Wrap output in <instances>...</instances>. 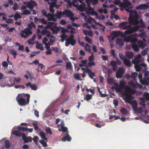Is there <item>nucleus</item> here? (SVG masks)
<instances>
[{
	"mask_svg": "<svg viewBox=\"0 0 149 149\" xmlns=\"http://www.w3.org/2000/svg\"><path fill=\"white\" fill-rule=\"evenodd\" d=\"M45 47L46 48L47 51L45 52L46 54L47 55H50L52 54V50L50 48V47L49 46H45Z\"/></svg>",
	"mask_w": 149,
	"mask_h": 149,
	"instance_id": "nucleus-26",
	"label": "nucleus"
},
{
	"mask_svg": "<svg viewBox=\"0 0 149 149\" xmlns=\"http://www.w3.org/2000/svg\"><path fill=\"white\" fill-rule=\"evenodd\" d=\"M55 15H54V14H53V15L51 16L50 17L48 18V19H47V20L48 21H54V22H56L57 20V18H55Z\"/></svg>",
	"mask_w": 149,
	"mask_h": 149,
	"instance_id": "nucleus-31",
	"label": "nucleus"
},
{
	"mask_svg": "<svg viewBox=\"0 0 149 149\" xmlns=\"http://www.w3.org/2000/svg\"><path fill=\"white\" fill-rule=\"evenodd\" d=\"M116 43L120 47L123 46L124 42L123 40L120 38H117L116 40Z\"/></svg>",
	"mask_w": 149,
	"mask_h": 149,
	"instance_id": "nucleus-17",
	"label": "nucleus"
},
{
	"mask_svg": "<svg viewBox=\"0 0 149 149\" xmlns=\"http://www.w3.org/2000/svg\"><path fill=\"white\" fill-rule=\"evenodd\" d=\"M56 1V2H52L50 4L49 8H53L55 7V6H56V2H57L56 0H55Z\"/></svg>",
	"mask_w": 149,
	"mask_h": 149,
	"instance_id": "nucleus-51",
	"label": "nucleus"
},
{
	"mask_svg": "<svg viewBox=\"0 0 149 149\" xmlns=\"http://www.w3.org/2000/svg\"><path fill=\"white\" fill-rule=\"evenodd\" d=\"M120 87L116 88V90L118 92H121L125 87V82L123 81H120Z\"/></svg>",
	"mask_w": 149,
	"mask_h": 149,
	"instance_id": "nucleus-14",
	"label": "nucleus"
},
{
	"mask_svg": "<svg viewBox=\"0 0 149 149\" xmlns=\"http://www.w3.org/2000/svg\"><path fill=\"white\" fill-rule=\"evenodd\" d=\"M12 134L17 136H22V133L19 131L18 130H15L12 132Z\"/></svg>",
	"mask_w": 149,
	"mask_h": 149,
	"instance_id": "nucleus-24",
	"label": "nucleus"
},
{
	"mask_svg": "<svg viewBox=\"0 0 149 149\" xmlns=\"http://www.w3.org/2000/svg\"><path fill=\"white\" fill-rule=\"evenodd\" d=\"M142 10L147 9L149 8V6L146 4H141Z\"/></svg>",
	"mask_w": 149,
	"mask_h": 149,
	"instance_id": "nucleus-37",
	"label": "nucleus"
},
{
	"mask_svg": "<svg viewBox=\"0 0 149 149\" xmlns=\"http://www.w3.org/2000/svg\"><path fill=\"white\" fill-rule=\"evenodd\" d=\"M37 5V3L35 1L32 0H30L29 1H28V4L27 6L30 10H32L34 6H36Z\"/></svg>",
	"mask_w": 149,
	"mask_h": 149,
	"instance_id": "nucleus-7",
	"label": "nucleus"
},
{
	"mask_svg": "<svg viewBox=\"0 0 149 149\" xmlns=\"http://www.w3.org/2000/svg\"><path fill=\"white\" fill-rule=\"evenodd\" d=\"M126 55L127 57L129 59L132 58L134 56V53L128 51L126 52Z\"/></svg>",
	"mask_w": 149,
	"mask_h": 149,
	"instance_id": "nucleus-22",
	"label": "nucleus"
},
{
	"mask_svg": "<svg viewBox=\"0 0 149 149\" xmlns=\"http://www.w3.org/2000/svg\"><path fill=\"white\" fill-rule=\"evenodd\" d=\"M123 75L119 73L118 72H117L116 73V77L118 78H120L123 77Z\"/></svg>",
	"mask_w": 149,
	"mask_h": 149,
	"instance_id": "nucleus-49",
	"label": "nucleus"
},
{
	"mask_svg": "<svg viewBox=\"0 0 149 149\" xmlns=\"http://www.w3.org/2000/svg\"><path fill=\"white\" fill-rule=\"evenodd\" d=\"M55 23L54 22H49L48 23H47L46 26H45V28L46 29L47 28H48L50 29V28Z\"/></svg>",
	"mask_w": 149,
	"mask_h": 149,
	"instance_id": "nucleus-38",
	"label": "nucleus"
},
{
	"mask_svg": "<svg viewBox=\"0 0 149 149\" xmlns=\"http://www.w3.org/2000/svg\"><path fill=\"white\" fill-rule=\"evenodd\" d=\"M131 46L132 48L134 51L137 52L139 50V47L138 45L135 43H134L132 44Z\"/></svg>",
	"mask_w": 149,
	"mask_h": 149,
	"instance_id": "nucleus-20",
	"label": "nucleus"
},
{
	"mask_svg": "<svg viewBox=\"0 0 149 149\" xmlns=\"http://www.w3.org/2000/svg\"><path fill=\"white\" fill-rule=\"evenodd\" d=\"M80 74L79 73H77L74 74V77L76 79L78 80H82V79L80 78Z\"/></svg>",
	"mask_w": 149,
	"mask_h": 149,
	"instance_id": "nucleus-32",
	"label": "nucleus"
},
{
	"mask_svg": "<svg viewBox=\"0 0 149 149\" xmlns=\"http://www.w3.org/2000/svg\"><path fill=\"white\" fill-rule=\"evenodd\" d=\"M119 56L120 58L123 61L126 58L123 54L120 53H119Z\"/></svg>",
	"mask_w": 149,
	"mask_h": 149,
	"instance_id": "nucleus-47",
	"label": "nucleus"
},
{
	"mask_svg": "<svg viewBox=\"0 0 149 149\" xmlns=\"http://www.w3.org/2000/svg\"><path fill=\"white\" fill-rule=\"evenodd\" d=\"M140 27V26L139 25L134 26L131 28L130 27L129 30L125 31L124 33L126 34H129L138 31Z\"/></svg>",
	"mask_w": 149,
	"mask_h": 149,
	"instance_id": "nucleus-5",
	"label": "nucleus"
},
{
	"mask_svg": "<svg viewBox=\"0 0 149 149\" xmlns=\"http://www.w3.org/2000/svg\"><path fill=\"white\" fill-rule=\"evenodd\" d=\"M143 95L147 100L149 101V93L148 92L145 93H143Z\"/></svg>",
	"mask_w": 149,
	"mask_h": 149,
	"instance_id": "nucleus-42",
	"label": "nucleus"
},
{
	"mask_svg": "<svg viewBox=\"0 0 149 149\" xmlns=\"http://www.w3.org/2000/svg\"><path fill=\"white\" fill-rule=\"evenodd\" d=\"M131 36H129L125 37L124 38V41L127 42H130Z\"/></svg>",
	"mask_w": 149,
	"mask_h": 149,
	"instance_id": "nucleus-43",
	"label": "nucleus"
},
{
	"mask_svg": "<svg viewBox=\"0 0 149 149\" xmlns=\"http://www.w3.org/2000/svg\"><path fill=\"white\" fill-rule=\"evenodd\" d=\"M123 61L124 64L126 66L129 67L131 66V63L130 60L126 58Z\"/></svg>",
	"mask_w": 149,
	"mask_h": 149,
	"instance_id": "nucleus-23",
	"label": "nucleus"
},
{
	"mask_svg": "<svg viewBox=\"0 0 149 149\" xmlns=\"http://www.w3.org/2000/svg\"><path fill=\"white\" fill-rule=\"evenodd\" d=\"M31 13V12H30L29 10L27 9H26L24 11H23V13H21V14L23 15H27L30 14Z\"/></svg>",
	"mask_w": 149,
	"mask_h": 149,
	"instance_id": "nucleus-39",
	"label": "nucleus"
},
{
	"mask_svg": "<svg viewBox=\"0 0 149 149\" xmlns=\"http://www.w3.org/2000/svg\"><path fill=\"white\" fill-rule=\"evenodd\" d=\"M26 86L27 87H30L33 90L36 91L37 89V87L34 84H31L30 82H29L25 84Z\"/></svg>",
	"mask_w": 149,
	"mask_h": 149,
	"instance_id": "nucleus-13",
	"label": "nucleus"
},
{
	"mask_svg": "<svg viewBox=\"0 0 149 149\" xmlns=\"http://www.w3.org/2000/svg\"><path fill=\"white\" fill-rule=\"evenodd\" d=\"M18 7V4L17 3L15 2L14 5V6L12 8L14 10H16L17 9Z\"/></svg>",
	"mask_w": 149,
	"mask_h": 149,
	"instance_id": "nucleus-59",
	"label": "nucleus"
},
{
	"mask_svg": "<svg viewBox=\"0 0 149 149\" xmlns=\"http://www.w3.org/2000/svg\"><path fill=\"white\" fill-rule=\"evenodd\" d=\"M132 5L130 1H127L124 2H122L120 4V7L126 8L128 7L129 6Z\"/></svg>",
	"mask_w": 149,
	"mask_h": 149,
	"instance_id": "nucleus-15",
	"label": "nucleus"
},
{
	"mask_svg": "<svg viewBox=\"0 0 149 149\" xmlns=\"http://www.w3.org/2000/svg\"><path fill=\"white\" fill-rule=\"evenodd\" d=\"M57 24V23H56L54 25H52L50 28V30L52 31L53 34L54 33V32H56L55 30Z\"/></svg>",
	"mask_w": 149,
	"mask_h": 149,
	"instance_id": "nucleus-36",
	"label": "nucleus"
},
{
	"mask_svg": "<svg viewBox=\"0 0 149 149\" xmlns=\"http://www.w3.org/2000/svg\"><path fill=\"white\" fill-rule=\"evenodd\" d=\"M91 11H92V12H87V13L88 15L91 14V15L93 16V15H95L96 17H97L98 16V15L97 12L94 11V10H92Z\"/></svg>",
	"mask_w": 149,
	"mask_h": 149,
	"instance_id": "nucleus-28",
	"label": "nucleus"
},
{
	"mask_svg": "<svg viewBox=\"0 0 149 149\" xmlns=\"http://www.w3.org/2000/svg\"><path fill=\"white\" fill-rule=\"evenodd\" d=\"M45 131L47 133H48L49 135H51L52 134V132L49 127H46L45 129Z\"/></svg>",
	"mask_w": 149,
	"mask_h": 149,
	"instance_id": "nucleus-46",
	"label": "nucleus"
},
{
	"mask_svg": "<svg viewBox=\"0 0 149 149\" xmlns=\"http://www.w3.org/2000/svg\"><path fill=\"white\" fill-rule=\"evenodd\" d=\"M52 49L53 51L55 52L56 53H58L59 52V49L56 47H52Z\"/></svg>",
	"mask_w": 149,
	"mask_h": 149,
	"instance_id": "nucleus-60",
	"label": "nucleus"
},
{
	"mask_svg": "<svg viewBox=\"0 0 149 149\" xmlns=\"http://www.w3.org/2000/svg\"><path fill=\"white\" fill-rule=\"evenodd\" d=\"M14 87H15V88L16 89H17V88H22L23 89H24L25 88V86L23 85H16V86H14Z\"/></svg>",
	"mask_w": 149,
	"mask_h": 149,
	"instance_id": "nucleus-61",
	"label": "nucleus"
},
{
	"mask_svg": "<svg viewBox=\"0 0 149 149\" xmlns=\"http://www.w3.org/2000/svg\"><path fill=\"white\" fill-rule=\"evenodd\" d=\"M138 74L136 72H134L131 73V78H136Z\"/></svg>",
	"mask_w": 149,
	"mask_h": 149,
	"instance_id": "nucleus-58",
	"label": "nucleus"
},
{
	"mask_svg": "<svg viewBox=\"0 0 149 149\" xmlns=\"http://www.w3.org/2000/svg\"><path fill=\"white\" fill-rule=\"evenodd\" d=\"M138 39L136 38H134L131 36L130 42L132 43H135L137 42Z\"/></svg>",
	"mask_w": 149,
	"mask_h": 149,
	"instance_id": "nucleus-40",
	"label": "nucleus"
},
{
	"mask_svg": "<svg viewBox=\"0 0 149 149\" xmlns=\"http://www.w3.org/2000/svg\"><path fill=\"white\" fill-rule=\"evenodd\" d=\"M71 137L69 135L68 133L67 135L63 137L61 139V140L63 141H70L71 140Z\"/></svg>",
	"mask_w": 149,
	"mask_h": 149,
	"instance_id": "nucleus-19",
	"label": "nucleus"
},
{
	"mask_svg": "<svg viewBox=\"0 0 149 149\" xmlns=\"http://www.w3.org/2000/svg\"><path fill=\"white\" fill-rule=\"evenodd\" d=\"M40 143L43 145L44 147H46L47 146V144L43 140H40L39 141Z\"/></svg>",
	"mask_w": 149,
	"mask_h": 149,
	"instance_id": "nucleus-54",
	"label": "nucleus"
},
{
	"mask_svg": "<svg viewBox=\"0 0 149 149\" xmlns=\"http://www.w3.org/2000/svg\"><path fill=\"white\" fill-rule=\"evenodd\" d=\"M148 48L147 47L143 50L141 52V54L143 56H145L148 54Z\"/></svg>",
	"mask_w": 149,
	"mask_h": 149,
	"instance_id": "nucleus-33",
	"label": "nucleus"
},
{
	"mask_svg": "<svg viewBox=\"0 0 149 149\" xmlns=\"http://www.w3.org/2000/svg\"><path fill=\"white\" fill-rule=\"evenodd\" d=\"M22 32L25 34V35H24L23 33H21V36L24 38H27L29 36L32 34V31L27 28L25 29L22 31Z\"/></svg>",
	"mask_w": 149,
	"mask_h": 149,
	"instance_id": "nucleus-6",
	"label": "nucleus"
},
{
	"mask_svg": "<svg viewBox=\"0 0 149 149\" xmlns=\"http://www.w3.org/2000/svg\"><path fill=\"white\" fill-rule=\"evenodd\" d=\"M63 15H65V17L69 18L71 16H73L74 14L68 9H65L63 11Z\"/></svg>",
	"mask_w": 149,
	"mask_h": 149,
	"instance_id": "nucleus-11",
	"label": "nucleus"
},
{
	"mask_svg": "<svg viewBox=\"0 0 149 149\" xmlns=\"http://www.w3.org/2000/svg\"><path fill=\"white\" fill-rule=\"evenodd\" d=\"M21 16L18 13H16L14 15V18L15 20L17 21L18 19L21 18Z\"/></svg>",
	"mask_w": 149,
	"mask_h": 149,
	"instance_id": "nucleus-29",
	"label": "nucleus"
},
{
	"mask_svg": "<svg viewBox=\"0 0 149 149\" xmlns=\"http://www.w3.org/2000/svg\"><path fill=\"white\" fill-rule=\"evenodd\" d=\"M117 72L123 75L124 73L125 70L123 68H120L118 69Z\"/></svg>",
	"mask_w": 149,
	"mask_h": 149,
	"instance_id": "nucleus-52",
	"label": "nucleus"
},
{
	"mask_svg": "<svg viewBox=\"0 0 149 149\" xmlns=\"http://www.w3.org/2000/svg\"><path fill=\"white\" fill-rule=\"evenodd\" d=\"M123 95L125 96V98L124 99L125 102H128L132 105V108L134 111H138V108L137 107V103L136 100H134L132 101H130L131 100L134 99V97L130 93H124Z\"/></svg>",
	"mask_w": 149,
	"mask_h": 149,
	"instance_id": "nucleus-1",
	"label": "nucleus"
},
{
	"mask_svg": "<svg viewBox=\"0 0 149 149\" xmlns=\"http://www.w3.org/2000/svg\"><path fill=\"white\" fill-rule=\"evenodd\" d=\"M39 135L41 139L44 140H47V139L45 136V134L43 132H41L39 133Z\"/></svg>",
	"mask_w": 149,
	"mask_h": 149,
	"instance_id": "nucleus-25",
	"label": "nucleus"
},
{
	"mask_svg": "<svg viewBox=\"0 0 149 149\" xmlns=\"http://www.w3.org/2000/svg\"><path fill=\"white\" fill-rule=\"evenodd\" d=\"M85 40L88 42L90 44H92V40H91V39L88 37L86 36L85 37Z\"/></svg>",
	"mask_w": 149,
	"mask_h": 149,
	"instance_id": "nucleus-57",
	"label": "nucleus"
},
{
	"mask_svg": "<svg viewBox=\"0 0 149 149\" xmlns=\"http://www.w3.org/2000/svg\"><path fill=\"white\" fill-rule=\"evenodd\" d=\"M34 20L36 23H37L38 22L44 24H46L47 23V22L43 18L42 19H38L37 17H35L34 18Z\"/></svg>",
	"mask_w": 149,
	"mask_h": 149,
	"instance_id": "nucleus-10",
	"label": "nucleus"
},
{
	"mask_svg": "<svg viewBox=\"0 0 149 149\" xmlns=\"http://www.w3.org/2000/svg\"><path fill=\"white\" fill-rule=\"evenodd\" d=\"M66 42L65 45L66 47H68L69 45L71 44L72 46H74L76 44V40L74 39V36L72 34L65 40Z\"/></svg>",
	"mask_w": 149,
	"mask_h": 149,
	"instance_id": "nucleus-4",
	"label": "nucleus"
},
{
	"mask_svg": "<svg viewBox=\"0 0 149 149\" xmlns=\"http://www.w3.org/2000/svg\"><path fill=\"white\" fill-rule=\"evenodd\" d=\"M121 33V32L119 31H113L112 32L113 34L116 37L119 36Z\"/></svg>",
	"mask_w": 149,
	"mask_h": 149,
	"instance_id": "nucleus-30",
	"label": "nucleus"
},
{
	"mask_svg": "<svg viewBox=\"0 0 149 149\" xmlns=\"http://www.w3.org/2000/svg\"><path fill=\"white\" fill-rule=\"evenodd\" d=\"M5 143L6 148L7 149L9 148L10 146V143L9 141L7 140H6Z\"/></svg>",
	"mask_w": 149,
	"mask_h": 149,
	"instance_id": "nucleus-34",
	"label": "nucleus"
},
{
	"mask_svg": "<svg viewBox=\"0 0 149 149\" xmlns=\"http://www.w3.org/2000/svg\"><path fill=\"white\" fill-rule=\"evenodd\" d=\"M48 41V39L46 37H45L42 40L43 43L45 45V46H48V44H49L47 43H46V42Z\"/></svg>",
	"mask_w": 149,
	"mask_h": 149,
	"instance_id": "nucleus-50",
	"label": "nucleus"
},
{
	"mask_svg": "<svg viewBox=\"0 0 149 149\" xmlns=\"http://www.w3.org/2000/svg\"><path fill=\"white\" fill-rule=\"evenodd\" d=\"M128 23L127 22H124L120 23L119 24V26L120 27H123V29H130L131 27V26L130 25L125 26Z\"/></svg>",
	"mask_w": 149,
	"mask_h": 149,
	"instance_id": "nucleus-12",
	"label": "nucleus"
},
{
	"mask_svg": "<svg viewBox=\"0 0 149 149\" xmlns=\"http://www.w3.org/2000/svg\"><path fill=\"white\" fill-rule=\"evenodd\" d=\"M92 95L89 94H86V97L84 98V100H86L87 101H89L92 98Z\"/></svg>",
	"mask_w": 149,
	"mask_h": 149,
	"instance_id": "nucleus-35",
	"label": "nucleus"
},
{
	"mask_svg": "<svg viewBox=\"0 0 149 149\" xmlns=\"http://www.w3.org/2000/svg\"><path fill=\"white\" fill-rule=\"evenodd\" d=\"M121 112L124 115H127V110L124 108H122L120 110Z\"/></svg>",
	"mask_w": 149,
	"mask_h": 149,
	"instance_id": "nucleus-48",
	"label": "nucleus"
},
{
	"mask_svg": "<svg viewBox=\"0 0 149 149\" xmlns=\"http://www.w3.org/2000/svg\"><path fill=\"white\" fill-rule=\"evenodd\" d=\"M113 3L116 5H118V4L120 5L121 3L120 2V0H115L113 1Z\"/></svg>",
	"mask_w": 149,
	"mask_h": 149,
	"instance_id": "nucleus-62",
	"label": "nucleus"
},
{
	"mask_svg": "<svg viewBox=\"0 0 149 149\" xmlns=\"http://www.w3.org/2000/svg\"><path fill=\"white\" fill-rule=\"evenodd\" d=\"M54 40H53L52 39V38H50L49 39V40L48 41V42L47 43L49 44H48V46L50 47V46L54 43Z\"/></svg>",
	"mask_w": 149,
	"mask_h": 149,
	"instance_id": "nucleus-55",
	"label": "nucleus"
},
{
	"mask_svg": "<svg viewBox=\"0 0 149 149\" xmlns=\"http://www.w3.org/2000/svg\"><path fill=\"white\" fill-rule=\"evenodd\" d=\"M139 62V61L138 60L133 61H132V63L135 64L134 67L136 69V71L138 72H140L141 70V68L140 65H139L138 64Z\"/></svg>",
	"mask_w": 149,
	"mask_h": 149,
	"instance_id": "nucleus-9",
	"label": "nucleus"
},
{
	"mask_svg": "<svg viewBox=\"0 0 149 149\" xmlns=\"http://www.w3.org/2000/svg\"><path fill=\"white\" fill-rule=\"evenodd\" d=\"M55 16L57 17L56 18L57 19H61L62 15H63V12L62 11H59L58 10L56 11V13L55 14Z\"/></svg>",
	"mask_w": 149,
	"mask_h": 149,
	"instance_id": "nucleus-18",
	"label": "nucleus"
},
{
	"mask_svg": "<svg viewBox=\"0 0 149 149\" xmlns=\"http://www.w3.org/2000/svg\"><path fill=\"white\" fill-rule=\"evenodd\" d=\"M22 137L25 143L31 142L32 140V138L31 136L26 137L24 133H22Z\"/></svg>",
	"mask_w": 149,
	"mask_h": 149,
	"instance_id": "nucleus-8",
	"label": "nucleus"
},
{
	"mask_svg": "<svg viewBox=\"0 0 149 149\" xmlns=\"http://www.w3.org/2000/svg\"><path fill=\"white\" fill-rule=\"evenodd\" d=\"M113 82V78H109L107 79V83L109 84H111Z\"/></svg>",
	"mask_w": 149,
	"mask_h": 149,
	"instance_id": "nucleus-64",
	"label": "nucleus"
},
{
	"mask_svg": "<svg viewBox=\"0 0 149 149\" xmlns=\"http://www.w3.org/2000/svg\"><path fill=\"white\" fill-rule=\"evenodd\" d=\"M91 3L93 5H95L98 3L99 0H91Z\"/></svg>",
	"mask_w": 149,
	"mask_h": 149,
	"instance_id": "nucleus-63",
	"label": "nucleus"
},
{
	"mask_svg": "<svg viewBox=\"0 0 149 149\" xmlns=\"http://www.w3.org/2000/svg\"><path fill=\"white\" fill-rule=\"evenodd\" d=\"M36 48L37 49H39L41 51L44 50V48L42 46L40 45V44H38V45H36Z\"/></svg>",
	"mask_w": 149,
	"mask_h": 149,
	"instance_id": "nucleus-53",
	"label": "nucleus"
},
{
	"mask_svg": "<svg viewBox=\"0 0 149 149\" xmlns=\"http://www.w3.org/2000/svg\"><path fill=\"white\" fill-rule=\"evenodd\" d=\"M134 15L132 14L131 16H130L128 17V21L130 23H134V22H136L135 24H138L139 22L138 20L139 18V16L137 11L136 10H134Z\"/></svg>",
	"mask_w": 149,
	"mask_h": 149,
	"instance_id": "nucleus-3",
	"label": "nucleus"
},
{
	"mask_svg": "<svg viewBox=\"0 0 149 149\" xmlns=\"http://www.w3.org/2000/svg\"><path fill=\"white\" fill-rule=\"evenodd\" d=\"M89 76L91 79H94L93 77L95 76V73L91 71L88 73Z\"/></svg>",
	"mask_w": 149,
	"mask_h": 149,
	"instance_id": "nucleus-44",
	"label": "nucleus"
},
{
	"mask_svg": "<svg viewBox=\"0 0 149 149\" xmlns=\"http://www.w3.org/2000/svg\"><path fill=\"white\" fill-rule=\"evenodd\" d=\"M82 4H81L79 6L78 9L80 11L82 12L85 10L86 9V8H84L83 6L85 7L86 6V3L85 2H82Z\"/></svg>",
	"mask_w": 149,
	"mask_h": 149,
	"instance_id": "nucleus-21",
	"label": "nucleus"
},
{
	"mask_svg": "<svg viewBox=\"0 0 149 149\" xmlns=\"http://www.w3.org/2000/svg\"><path fill=\"white\" fill-rule=\"evenodd\" d=\"M27 128H25L24 127H19L17 128L18 130L22 131H26Z\"/></svg>",
	"mask_w": 149,
	"mask_h": 149,
	"instance_id": "nucleus-45",
	"label": "nucleus"
},
{
	"mask_svg": "<svg viewBox=\"0 0 149 149\" xmlns=\"http://www.w3.org/2000/svg\"><path fill=\"white\" fill-rule=\"evenodd\" d=\"M92 54L88 58V60L90 62L94 60V56L93 52H91Z\"/></svg>",
	"mask_w": 149,
	"mask_h": 149,
	"instance_id": "nucleus-56",
	"label": "nucleus"
},
{
	"mask_svg": "<svg viewBox=\"0 0 149 149\" xmlns=\"http://www.w3.org/2000/svg\"><path fill=\"white\" fill-rule=\"evenodd\" d=\"M50 31H47L46 30H42L41 31L40 33L42 35H46L47 33H50Z\"/></svg>",
	"mask_w": 149,
	"mask_h": 149,
	"instance_id": "nucleus-41",
	"label": "nucleus"
},
{
	"mask_svg": "<svg viewBox=\"0 0 149 149\" xmlns=\"http://www.w3.org/2000/svg\"><path fill=\"white\" fill-rule=\"evenodd\" d=\"M137 43L139 47L142 49L144 48L147 46L146 43H144L141 40H139Z\"/></svg>",
	"mask_w": 149,
	"mask_h": 149,
	"instance_id": "nucleus-16",
	"label": "nucleus"
},
{
	"mask_svg": "<svg viewBox=\"0 0 149 149\" xmlns=\"http://www.w3.org/2000/svg\"><path fill=\"white\" fill-rule=\"evenodd\" d=\"M25 95L27 97L26 101L25 99L21 97V95L20 94H18L17 96L16 97V101L21 106H25L29 103L30 95L29 94H25Z\"/></svg>",
	"mask_w": 149,
	"mask_h": 149,
	"instance_id": "nucleus-2",
	"label": "nucleus"
},
{
	"mask_svg": "<svg viewBox=\"0 0 149 149\" xmlns=\"http://www.w3.org/2000/svg\"><path fill=\"white\" fill-rule=\"evenodd\" d=\"M66 67L67 69L71 70L72 69L73 67L71 62H67L66 63Z\"/></svg>",
	"mask_w": 149,
	"mask_h": 149,
	"instance_id": "nucleus-27",
	"label": "nucleus"
}]
</instances>
